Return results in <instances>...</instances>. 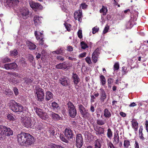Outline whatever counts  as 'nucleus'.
<instances>
[{
  "label": "nucleus",
  "mask_w": 148,
  "mask_h": 148,
  "mask_svg": "<svg viewBox=\"0 0 148 148\" xmlns=\"http://www.w3.org/2000/svg\"><path fill=\"white\" fill-rule=\"evenodd\" d=\"M17 138L18 143L22 146H29L32 145L35 142L34 138L32 136L25 132L18 134Z\"/></svg>",
  "instance_id": "f257e3e1"
},
{
  "label": "nucleus",
  "mask_w": 148,
  "mask_h": 148,
  "mask_svg": "<svg viewBox=\"0 0 148 148\" xmlns=\"http://www.w3.org/2000/svg\"><path fill=\"white\" fill-rule=\"evenodd\" d=\"M8 106L12 111L14 112H21L23 111V107L20 103L12 100L9 103Z\"/></svg>",
  "instance_id": "f03ea898"
},
{
  "label": "nucleus",
  "mask_w": 148,
  "mask_h": 148,
  "mask_svg": "<svg viewBox=\"0 0 148 148\" xmlns=\"http://www.w3.org/2000/svg\"><path fill=\"white\" fill-rule=\"evenodd\" d=\"M66 105L67 109L69 116L71 118H74L77 113L74 105L70 101H69Z\"/></svg>",
  "instance_id": "7ed1b4c3"
},
{
  "label": "nucleus",
  "mask_w": 148,
  "mask_h": 148,
  "mask_svg": "<svg viewBox=\"0 0 148 148\" xmlns=\"http://www.w3.org/2000/svg\"><path fill=\"white\" fill-rule=\"evenodd\" d=\"M78 106L82 116L85 119L88 120L90 119L91 116L88 112V110L86 109L82 104L79 105Z\"/></svg>",
  "instance_id": "20e7f679"
},
{
  "label": "nucleus",
  "mask_w": 148,
  "mask_h": 148,
  "mask_svg": "<svg viewBox=\"0 0 148 148\" xmlns=\"http://www.w3.org/2000/svg\"><path fill=\"white\" fill-rule=\"evenodd\" d=\"M35 95L36 99L38 101L42 102L43 101L45 93L43 89L41 88L36 89Z\"/></svg>",
  "instance_id": "39448f33"
},
{
  "label": "nucleus",
  "mask_w": 148,
  "mask_h": 148,
  "mask_svg": "<svg viewBox=\"0 0 148 148\" xmlns=\"http://www.w3.org/2000/svg\"><path fill=\"white\" fill-rule=\"evenodd\" d=\"M22 119H23V124L25 127L27 128L34 129V122L32 121L30 118L21 117V120H22Z\"/></svg>",
  "instance_id": "423d86ee"
},
{
  "label": "nucleus",
  "mask_w": 148,
  "mask_h": 148,
  "mask_svg": "<svg viewBox=\"0 0 148 148\" xmlns=\"http://www.w3.org/2000/svg\"><path fill=\"white\" fill-rule=\"evenodd\" d=\"M136 9H137L136 6H132L129 9L124 10L123 12L125 14H128V12H130V14L133 16L134 18H137L138 13V11L136 10Z\"/></svg>",
  "instance_id": "0eeeda50"
},
{
  "label": "nucleus",
  "mask_w": 148,
  "mask_h": 148,
  "mask_svg": "<svg viewBox=\"0 0 148 148\" xmlns=\"http://www.w3.org/2000/svg\"><path fill=\"white\" fill-rule=\"evenodd\" d=\"M1 130L3 132L6 136H9L13 135L12 130L10 127L3 126H0V132Z\"/></svg>",
  "instance_id": "6e6552de"
},
{
  "label": "nucleus",
  "mask_w": 148,
  "mask_h": 148,
  "mask_svg": "<svg viewBox=\"0 0 148 148\" xmlns=\"http://www.w3.org/2000/svg\"><path fill=\"white\" fill-rule=\"evenodd\" d=\"M83 144V138L81 134H77L76 137V145L78 148H81Z\"/></svg>",
  "instance_id": "1a4fd4ad"
},
{
  "label": "nucleus",
  "mask_w": 148,
  "mask_h": 148,
  "mask_svg": "<svg viewBox=\"0 0 148 148\" xmlns=\"http://www.w3.org/2000/svg\"><path fill=\"white\" fill-rule=\"evenodd\" d=\"M64 134L68 140L72 139L74 137V134L72 131L69 128H66L64 131Z\"/></svg>",
  "instance_id": "9d476101"
},
{
  "label": "nucleus",
  "mask_w": 148,
  "mask_h": 148,
  "mask_svg": "<svg viewBox=\"0 0 148 148\" xmlns=\"http://www.w3.org/2000/svg\"><path fill=\"white\" fill-rule=\"evenodd\" d=\"M29 4L30 7L35 11H37L38 10H42L43 8L42 6L38 3L31 1L30 2Z\"/></svg>",
  "instance_id": "9b49d317"
},
{
  "label": "nucleus",
  "mask_w": 148,
  "mask_h": 148,
  "mask_svg": "<svg viewBox=\"0 0 148 148\" xmlns=\"http://www.w3.org/2000/svg\"><path fill=\"white\" fill-rule=\"evenodd\" d=\"M4 66L5 68L8 70H15L18 67V65L15 62L5 64Z\"/></svg>",
  "instance_id": "f8f14e48"
},
{
  "label": "nucleus",
  "mask_w": 148,
  "mask_h": 148,
  "mask_svg": "<svg viewBox=\"0 0 148 148\" xmlns=\"http://www.w3.org/2000/svg\"><path fill=\"white\" fill-rule=\"evenodd\" d=\"M68 78L66 77L62 76L60 77L58 82L63 86H66L69 85Z\"/></svg>",
  "instance_id": "ddd939ff"
},
{
  "label": "nucleus",
  "mask_w": 148,
  "mask_h": 148,
  "mask_svg": "<svg viewBox=\"0 0 148 148\" xmlns=\"http://www.w3.org/2000/svg\"><path fill=\"white\" fill-rule=\"evenodd\" d=\"M136 20V19L135 20H134V19H130L129 21H127L125 24L126 28L127 29L131 28L134 25L136 24V23L135 22Z\"/></svg>",
  "instance_id": "4468645a"
},
{
  "label": "nucleus",
  "mask_w": 148,
  "mask_h": 148,
  "mask_svg": "<svg viewBox=\"0 0 148 148\" xmlns=\"http://www.w3.org/2000/svg\"><path fill=\"white\" fill-rule=\"evenodd\" d=\"M100 54L99 49L97 48L95 49L92 55V59L94 63H96L97 61V59Z\"/></svg>",
  "instance_id": "2eb2a0df"
},
{
  "label": "nucleus",
  "mask_w": 148,
  "mask_h": 148,
  "mask_svg": "<svg viewBox=\"0 0 148 148\" xmlns=\"http://www.w3.org/2000/svg\"><path fill=\"white\" fill-rule=\"evenodd\" d=\"M72 79L73 80V82L75 87L77 88V86L79 87V85H77V84L80 81V79L79 78L78 75L76 73H73L72 74Z\"/></svg>",
  "instance_id": "dca6fc26"
},
{
  "label": "nucleus",
  "mask_w": 148,
  "mask_h": 148,
  "mask_svg": "<svg viewBox=\"0 0 148 148\" xmlns=\"http://www.w3.org/2000/svg\"><path fill=\"white\" fill-rule=\"evenodd\" d=\"M100 99L101 101L103 102L106 97V95L104 90L102 88H100Z\"/></svg>",
  "instance_id": "f3484780"
},
{
  "label": "nucleus",
  "mask_w": 148,
  "mask_h": 148,
  "mask_svg": "<svg viewBox=\"0 0 148 148\" xmlns=\"http://www.w3.org/2000/svg\"><path fill=\"white\" fill-rule=\"evenodd\" d=\"M19 2L18 0H7L6 3L9 6H13L17 4Z\"/></svg>",
  "instance_id": "a211bd4d"
},
{
  "label": "nucleus",
  "mask_w": 148,
  "mask_h": 148,
  "mask_svg": "<svg viewBox=\"0 0 148 148\" xmlns=\"http://www.w3.org/2000/svg\"><path fill=\"white\" fill-rule=\"evenodd\" d=\"M21 11H20L21 15L23 17L24 16H27L28 15L29 12V10L27 8H23L21 9Z\"/></svg>",
  "instance_id": "6ab92c4d"
},
{
  "label": "nucleus",
  "mask_w": 148,
  "mask_h": 148,
  "mask_svg": "<svg viewBox=\"0 0 148 148\" xmlns=\"http://www.w3.org/2000/svg\"><path fill=\"white\" fill-rule=\"evenodd\" d=\"M49 113L50 115L53 119L57 120H60L61 117L58 114L51 111Z\"/></svg>",
  "instance_id": "aec40b11"
},
{
  "label": "nucleus",
  "mask_w": 148,
  "mask_h": 148,
  "mask_svg": "<svg viewBox=\"0 0 148 148\" xmlns=\"http://www.w3.org/2000/svg\"><path fill=\"white\" fill-rule=\"evenodd\" d=\"M74 18H81L82 17V11L81 10H79L75 11L74 13Z\"/></svg>",
  "instance_id": "412c9836"
},
{
  "label": "nucleus",
  "mask_w": 148,
  "mask_h": 148,
  "mask_svg": "<svg viewBox=\"0 0 148 148\" xmlns=\"http://www.w3.org/2000/svg\"><path fill=\"white\" fill-rule=\"evenodd\" d=\"M56 131V128L54 127L51 126L49 127L48 132L50 137H51L55 135Z\"/></svg>",
  "instance_id": "4be33fe9"
},
{
  "label": "nucleus",
  "mask_w": 148,
  "mask_h": 148,
  "mask_svg": "<svg viewBox=\"0 0 148 148\" xmlns=\"http://www.w3.org/2000/svg\"><path fill=\"white\" fill-rule=\"evenodd\" d=\"M113 139V142L114 145H116L119 143V139L118 133H114Z\"/></svg>",
  "instance_id": "5701e85b"
},
{
  "label": "nucleus",
  "mask_w": 148,
  "mask_h": 148,
  "mask_svg": "<svg viewBox=\"0 0 148 148\" xmlns=\"http://www.w3.org/2000/svg\"><path fill=\"white\" fill-rule=\"evenodd\" d=\"M51 107L52 108L56 111H58L60 109L58 104L56 102H53L51 103Z\"/></svg>",
  "instance_id": "b1692460"
},
{
  "label": "nucleus",
  "mask_w": 148,
  "mask_h": 148,
  "mask_svg": "<svg viewBox=\"0 0 148 148\" xmlns=\"http://www.w3.org/2000/svg\"><path fill=\"white\" fill-rule=\"evenodd\" d=\"M27 44L29 49L30 50H34L36 47V46L31 42H28Z\"/></svg>",
  "instance_id": "393cba45"
},
{
  "label": "nucleus",
  "mask_w": 148,
  "mask_h": 148,
  "mask_svg": "<svg viewBox=\"0 0 148 148\" xmlns=\"http://www.w3.org/2000/svg\"><path fill=\"white\" fill-rule=\"evenodd\" d=\"M95 130L97 132V133L101 135L104 133V128L101 127H98L96 128Z\"/></svg>",
  "instance_id": "a878e982"
},
{
  "label": "nucleus",
  "mask_w": 148,
  "mask_h": 148,
  "mask_svg": "<svg viewBox=\"0 0 148 148\" xmlns=\"http://www.w3.org/2000/svg\"><path fill=\"white\" fill-rule=\"evenodd\" d=\"M53 94L50 91H47L46 93V100L49 101L53 98Z\"/></svg>",
  "instance_id": "bb28decb"
},
{
  "label": "nucleus",
  "mask_w": 148,
  "mask_h": 148,
  "mask_svg": "<svg viewBox=\"0 0 148 148\" xmlns=\"http://www.w3.org/2000/svg\"><path fill=\"white\" fill-rule=\"evenodd\" d=\"M111 113L107 108H106L104 110V116L107 118H109L111 116Z\"/></svg>",
  "instance_id": "cd10ccee"
},
{
  "label": "nucleus",
  "mask_w": 148,
  "mask_h": 148,
  "mask_svg": "<svg viewBox=\"0 0 148 148\" xmlns=\"http://www.w3.org/2000/svg\"><path fill=\"white\" fill-rule=\"evenodd\" d=\"M132 127L134 129L135 131H136L138 130V122L136 121L135 120H133L132 121Z\"/></svg>",
  "instance_id": "c85d7f7f"
},
{
  "label": "nucleus",
  "mask_w": 148,
  "mask_h": 148,
  "mask_svg": "<svg viewBox=\"0 0 148 148\" xmlns=\"http://www.w3.org/2000/svg\"><path fill=\"white\" fill-rule=\"evenodd\" d=\"M94 148H101V145L99 139L95 140L94 142Z\"/></svg>",
  "instance_id": "c756f323"
},
{
  "label": "nucleus",
  "mask_w": 148,
  "mask_h": 148,
  "mask_svg": "<svg viewBox=\"0 0 148 148\" xmlns=\"http://www.w3.org/2000/svg\"><path fill=\"white\" fill-rule=\"evenodd\" d=\"M99 11L100 13L103 14V15H106L108 11L107 7L104 5H102V8Z\"/></svg>",
  "instance_id": "7c9ffc66"
},
{
  "label": "nucleus",
  "mask_w": 148,
  "mask_h": 148,
  "mask_svg": "<svg viewBox=\"0 0 148 148\" xmlns=\"http://www.w3.org/2000/svg\"><path fill=\"white\" fill-rule=\"evenodd\" d=\"M34 110H35V112L37 115L39 116L42 114L44 112L43 110L38 108V107H36L34 108Z\"/></svg>",
  "instance_id": "2f4dec72"
},
{
  "label": "nucleus",
  "mask_w": 148,
  "mask_h": 148,
  "mask_svg": "<svg viewBox=\"0 0 148 148\" xmlns=\"http://www.w3.org/2000/svg\"><path fill=\"white\" fill-rule=\"evenodd\" d=\"M34 129L37 131L41 130L43 128L42 125L40 123H37L36 126L34 125Z\"/></svg>",
  "instance_id": "473e14b6"
},
{
  "label": "nucleus",
  "mask_w": 148,
  "mask_h": 148,
  "mask_svg": "<svg viewBox=\"0 0 148 148\" xmlns=\"http://www.w3.org/2000/svg\"><path fill=\"white\" fill-rule=\"evenodd\" d=\"M64 49L62 48H58L56 50L53 51L52 53L53 54H58L62 53H63Z\"/></svg>",
  "instance_id": "72a5a7b5"
},
{
  "label": "nucleus",
  "mask_w": 148,
  "mask_h": 148,
  "mask_svg": "<svg viewBox=\"0 0 148 148\" xmlns=\"http://www.w3.org/2000/svg\"><path fill=\"white\" fill-rule=\"evenodd\" d=\"M8 119L10 121H15V115L12 113L8 114L7 116Z\"/></svg>",
  "instance_id": "f704fd0d"
},
{
  "label": "nucleus",
  "mask_w": 148,
  "mask_h": 148,
  "mask_svg": "<svg viewBox=\"0 0 148 148\" xmlns=\"http://www.w3.org/2000/svg\"><path fill=\"white\" fill-rule=\"evenodd\" d=\"M11 61V59L8 57L2 58L1 61L3 63H5L7 62H10Z\"/></svg>",
  "instance_id": "c9c22d12"
},
{
  "label": "nucleus",
  "mask_w": 148,
  "mask_h": 148,
  "mask_svg": "<svg viewBox=\"0 0 148 148\" xmlns=\"http://www.w3.org/2000/svg\"><path fill=\"white\" fill-rule=\"evenodd\" d=\"M100 81L102 85H104L106 83V80L105 77L103 75L100 76Z\"/></svg>",
  "instance_id": "e433bc0d"
},
{
  "label": "nucleus",
  "mask_w": 148,
  "mask_h": 148,
  "mask_svg": "<svg viewBox=\"0 0 148 148\" xmlns=\"http://www.w3.org/2000/svg\"><path fill=\"white\" fill-rule=\"evenodd\" d=\"M39 116L42 119L46 120L47 119L48 116L47 113L44 112L41 115Z\"/></svg>",
  "instance_id": "4c0bfd02"
},
{
  "label": "nucleus",
  "mask_w": 148,
  "mask_h": 148,
  "mask_svg": "<svg viewBox=\"0 0 148 148\" xmlns=\"http://www.w3.org/2000/svg\"><path fill=\"white\" fill-rule=\"evenodd\" d=\"M6 135L1 130V132H0V140H4L6 138Z\"/></svg>",
  "instance_id": "58836bf2"
},
{
  "label": "nucleus",
  "mask_w": 148,
  "mask_h": 148,
  "mask_svg": "<svg viewBox=\"0 0 148 148\" xmlns=\"http://www.w3.org/2000/svg\"><path fill=\"white\" fill-rule=\"evenodd\" d=\"M80 45L82 49H85L88 47V45L84 41H82L80 42Z\"/></svg>",
  "instance_id": "ea45409f"
},
{
  "label": "nucleus",
  "mask_w": 148,
  "mask_h": 148,
  "mask_svg": "<svg viewBox=\"0 0 148 148\" xmlns=\"http://www.w3.org/2000/svg\"><path fill=\"white\" fill-rule=\"evenodd\" d=\"M10 52L11 55L12 56H16L18 54V51L16 49H14L13 50L10 51Z\"/></svg>",
  "instance_id": "a19ab883"
},
{
  "label": "nucleus",
  "mask_w": 148,
  "mask_h": 148,
  "mask_svg": "<svg viewBox=\"0 0 148 148\" xmlns=\"http://www.w3.org/2000/svg\"><path fill=\"white\" fill-rule=\"evenodd\" d=\"M107 135L108 137L111 139L112 136V133L110 128H108V130Z\"/></svg>",
  "instance_id": "79ce46f5"
},
{
  "label": "nucleus",
  "mask_w": 148,
  "mask_h": 148,
  "mask_svg": "<svg viewBox=\"0 0 148 148\" xmlns=\"http://www.w3.org/2000/svg\"><path fill=\"white\" fill-rule=\"evenodd\" d=\"M60 140L66 143H68L69 141L66 138H65L64 136V135L62 134H60Z\"/></svg>",
  "instance_id": "37998d69"
},
{
  "label": "nucleus",
  "mask_w": 148,
  "mask_h": 148,
  "mask_svg": "<svg viewBox=\"0 0 148 148\" xmlns=\"http://www.w3.org/2000/svg\"><path fill=\"white\" fill-rule=\"evenodd\" d=\"M5 94L10 97L13 94V92L10 89L7 90L5 91Z\"/></svg>",
  "instance_id": "c03bdc74"
},
{
  "label": "nucleus",
  "mask_w": 148,
  "mask_h": 148,
  "mask_svg": "<svg viewBox=\"0 0 148 148\" xmlns=\"http://www.w3.org/2000/svg\"><path fill=\"white\" fill-rule=\"evenodd\" d=\"M130 141L128 140H125L124 141V146L125 148L128 147L130 145Z\"/></svg>",
  "instance_id": "a18cd8bd"
},
{
  "label": "nucleus",
  "mask_w": 148,
  "mask_h": 148,
  "mask_svg": "<svg viewBox=\"0 0 148 148\" xmlns=\"http://www.w3.org/2000/svg\"><path fill=\"white\" fill-rule=\"evenodd\" d=\"M64 25L65 27L66 28V30L70 32L71 30L70 29V27L71 26V25L66 23H65Z\"/></svg>",
  "instance_id": "49530a36"
},
{
  "label": "nucleus",
  "mask_w": 148,
  "mask_h": 148,
  "mask_svg": "<svg viewBox=\"0 0 148 148\" xmlns=\"http://www.w3.org/2000/svg\"><path fill=\"white\" fill-rule=\"evenodd\" d=\"M119 65L118 62H116L114 65V71L118 70L119 68Z\"/></svg>",
  "instance_id": "de8ad7c7"
},
{
  "label": "nucleus",
  "mask_w": 148,
  "mask_h": 148,
  "mask_svg": "<svg viewBox=\"0 0 148 148\" xmlns=\"http://www.w3.org/2000/svg\"><path fill=\"white\" fill-rule=\"evenodd\" d=\"M52 148H65L62 146L58 144H53L52 145Z\"/></svg>",
  "instance_id": "09e8293b"
},
{
  "label": "nucleus",
  "mask_w": 148,
  "mask_h": 148,
  "mask_svg": "<svg viewBox=\"0 0 148 148\" xmlns=\"http://www.w3.org/2000/svg\"><path fill=\"white\" fill-rule=\"evenodd\" d=\"M25 82L27 84H31L32 82V80L31 78H25Z\"/></svg>",
  "instance_id": "8fccbe9b"
},
{
  "label": "nucleus",
  "mask_w": 148,
  "mask_h": 148,
  "mask_svg": "<svg viewBox=\"0 0 148 148\" xmlns=\"http://www.w3.org/2000/svg\"><path fill=\"white\" fill-rule=\"evenodd\" d=\"M9 82L13 84H15L17 82V80L14 78L10 79L9 80Z\"/></svg>",
  "instance_id": "3c124183"
},
{
  "label": "nucleus",
  "mask_w": 148,
  "mask_h": 148,
  "mask_svg": "<svg viewBox=\"0 0 148 148\" xmlns=\"http://www.w3.org/2000/svg\"><path fill=\"white\" fill-rule=\"evenodd\" d=\"M88 5L85 3H82L81 4L80 7L82 8L83 9H86Z\"/></svg>",
  "instance_id": "603ef678"
},
{
  "label": "nucleus",
  "mask_w": 148,
  "mask_h": 148,
  "mask_svg": "<svg viewBox=\"0 0 148 148\" xmlns=\"http://www.w3.org/2000/svg\"><path fill=\"white\" fill-rule=\"evenodd\" d=\"M109 27V26L108 25H106L104 29L103 33L105 34L107 33L108 31Z\"/></svg>",
  "instance_id": "864d4df0"
},
{
  "label": "nucleus",
  "mask_w": 148,
  "mask_h": 148,
  "mask_svg": "<svg viewBox=\"0 0 148 148\" xmlns=\"http://www.w3.org/2000/svg\"><path fill=\"white\" fill-rule=\"evenodd\" d=\"M97 124L100 125H103L105 123L103 121L101 120H97Z\"/></svg>",
  "instance_id": "5fc2aeb1"
},
{
  "label": "nucleus",
  "mask_w": 148,
  "mask_h": 148,
  "mask_svg": "<svg viewBox=\"0 0 148 148\" xmlns=\"http://www.w3.org/2000/svg\"><path fill=\"white\" fill-rule=\"evenodd\" d=\"M99 28L96 27H94L92 29V33L93 34H95L98 31Z\"/></svg>",
  "instance_id": "6e6d98bb"
},
{
  "label": "nucleus",
  "mask_w": 148,
  "mask_h": 148,
  "mask_svg": "<svg viewBox=\"0 0 148 148\" xmlns=\"http://www.w3.org/2000/svg\"><path fill=\"white\" fill-rule=\"evenodd\" d=\"M13 91L16 96H17L19 94L18 90L17 88L16 87L13 88Z\"/></svg>",
  "instance_id": "4d7b16f0"
},
{
  "label": "nucleus",
  "mask_w": 148,
  "mask_h": 148,
  "mask_svg": "<svg viewBox=\"0 0 148 148\" xmlns=\"http://www.w3.org/2000/svg\"><path fill=\"white\" fill-rule=\"evenodd\" d=\"M77 35L78 37L80 38H82V30L81 29H79L77 32Z\"/></svg>",
  "instance_id": "13d9d810"
},
{
  "label": "nucleus",
  "mask_w": 148,
  "mask_h": 148,
  "mask_svg": "<svg viewBox=\"0 0 148 148\" xmlns=\"http://www.w3.org/2000/svg\"><path fill=\"white\" fill-rule=\"evenodd\" d=\"M85 60L86 61L88 64H91L92 62L90 57H86L85 59Z\"/></svg>",
  "instance_id": "bf43d9fd"
},
{
  "label": "nucleus",
  "mask_w": 148,
  "mask_h": 148,
  "mask_svg": "<svg viewBox=\"0 0 148 148\" xmlns=\"http://www.w3.org/2000/svg\"><path fill=\"white\" fill-rule=\"evenodd\" d=\"M44 43V40L43 39V38H42L39 41L38 45L40 46H41Z\"/></svg>",
  "instance_id": "052dcab7"
},
{
  "label": "nucleus",
  "mask_w": 148,
  "mask_h": 148,
  "mask_svg": "<svg viewBox=\"0 0 148 148\" xmlns=\"http://www.w3.org/2000/svg\"><path fill=\"white\" fill-rule=\"evenodd\" d=\"M20 62H21V66L23 67L24 68L26 66V63H25V61L21 60Z\"/></svg>",
  "instance_id": "680f3d73"
},
{
  "label": "nucleus",
  "mask_w": 148,
  "mask_h": 148,
  "mask_svg": "<svg viewBox=\"0 0 148 148\" xmlns=\"http://www.w3.org/2000/svg\"><path fill=\"white\" fill-rule=\"evenodd\" d=\"M139 138L143 140L145 139V138L143 136V133H139Z\"/></svg>",
  "instance_id": "e2e57ef3"
},
{
  "label": "nucleus",
  "mask_w": 148,
  "mask_h": 148,
  "mask_svg": "<svg viewBox=\"0 0 148 148\" xmlns=\"http://www.w3.org/2000/svg\"><path fill=\"white\" fill-rule=\"evenodd\" d=\"M8 74H10L16 77H18V74L17 73H10L8 72L7 73Z\"/></svg>",
  "instance_id": "0e129e2a"
},
{
  "label": "nucleus",
  "mask_w": 148,
  "mask_h": 148,
  "mask_svg": "<svg viewBox=\"0 0 148 148\" xmlns=\"http://www.w3.org/2000/svg\"><path fill=\"white\" fill-rule=\"evenodd\" d=\"M62 69H67V68L68 67L67 64H65L64 63H62Z\"/></svg>",
  "instance_id": "69168bd1"
},
{
  "label": "nucleus",
  "mask_w": 148,
  "mask_h": 148,
  "mask_svg": "<svg viewBox=\"0 0 148 148\" xmlns=\"http://www.w3.org/2000/svg\"><path fill=\"white\" fill-rule=\"evenodd\" d=\"M108 145L110 148H115L114 145L111 142L108 143Z\"/></svg>",
  "instance_id": "338daca9"
},
{
  "label": "nucleus",
  "mask_w": 148,
  "mask_h": 148,
  "mask_svg": "<svg viewBox=\"0 0 148 148\" xmlns=\"http://www.w3.org/2000/svg\"><path fill=\"white\" fill-rule=\"evenodd\" d=\"M57 59L63 61L64 60V58L63 57L61 56H58L57 57Z\"/></svg>",
  "instance_id": "774afa93"
}]
</instances>
